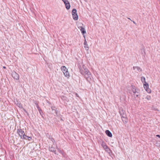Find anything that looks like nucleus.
I'll use <instances>...</instances> for the list:
<instances>
[{"label":"nucleus","mask_w":160,"mask_h":160,"mask_svg":"<svg viewBox=\"0 0 160 160\" xmlns=\"http://www.w3.org/2000/svg\"><path fill=\"white\" fill-rule=\"evenodd\" d=\"M49 149L51 151H54L55 148L53 147H52L51 148H50Z\"/></svg>","instance_id":"b1692460"},{"label":"nucleus","mask_w":160,"mask_h":160,"mask_svg":"<svg viewBox=\"0 0 160 160\" xmlns=\"http://www.w3.org/2000/svg\"><path fill=\"white\" fill-rule=\"evenodd\" d=\"M131 91L132 93H131V94L132 98H135L139 96V90L135 86H132Z\"/></svg>","instance_id":"f03ea898"},{"label":"nucleus","mask_w":160,"mask_h":160,"mask_svg":"<svg viewBox=\"0 0 160 160\" xmlns=\"http://www.w3.org/2000/svg\"><path fill=\"white\" fill-rule=\"evenodd\" d=\"M133 23H134V24H136L135 22L134 21H133Z\"/></svg>","instance_id":"473e14b6"},{"label":"nucleus","mask_w":160,"mask_h":160,"mask_svg":"<svg viewBox=\"0 0 160 160\" xmlns=\"http://www.w3.org/2000/svg\"><path fill=\"white\" fill-rule=\"evenodd\" d=\"M102 146L103 147V148L104 149L105 148H106V147L108 146L105 142H102L101 144Z\"/></svg>","instance_id":"ddd939ff"},{"label":"nucleus","mask_w":160,"mask_h":160,"mask_svg":"<svg viewBox=\"0 0 160 160\" xmlns=\"http://www.w3.org/2000/svg\"><path fill=\"white\" fill-rule=\"evenodd\" d=\"M156 136L157 137H159V138H160V135H156Z\"/></svg>","instance_id":"c756f323"},{"label":"nucleus","mask_w":160,"mask_h":160,"mask_svg":"<svg viewBox=\"0 0 160 160\" xmlns=\"http://www.w3.org/2000/svg\"><path fill=\"white\" fill-rule=\"evenodd\" d=\"M48 134H46V136H47V137H48Z\"/></svg>","instance_id":"f704fd0d"},{"label":"nucleus","mask_w":160,"mask_h":160,"mask_svg":"<svg viewBox=\"0 0 160 160\" xmlns=\"http://www.w3.org/2000/svg\"><path fill=\"white\" fill-rule=\"evenodd\" d=\"M145 90L148 93H150L151 92V89L149 88L146 89Z\"/></svg>","instance_id":"aec40b11"},{"label":"nucleus","mask_w":160,"mask_h":160,"mask_svg":"<svg viewBox=\"0 0 160 160\" xmlns=\"http://www.w3.org/2000/svg\"><path fill=\"white\" fill-rule=\"evenodd\" d=\"M65 4L66 8L68 10L70 9V5L69 1L68 0H62Z\"/></svg>","instance_id":"20e7f679"},{"label":"nucleus","mask_w":160,"mask_h":160,"mask_svg":"<svg viewBox=\"0 0 160 160\" xmlns=\"http://www.w3.org/2000/svg\"><path fill=\"white\" fill-rule=\"evenodd\" d=\"M144 88L146 89L148 88V83H145V84H144Z\"/></svg>","instance_id":"4468645a"},{"label":"nucleus","mask_w":160,"mask_h":160,"mask_svg":"<svg viewBox=\"0 0 160 160\" xmlns=\"http://www.w3.org/2000/svg\"><path fill=\"white\" fill-rule=\"evenodd\" d=\"M104 149L107 152H109V151H110V149L108 147V146L106 148H105Z\"/></svg>","instance_id":"6ab92c4d"},{"label":"nucleus","mask_w":160,"mask_h":160,"mask_svg":"<svg viewBox=\"0 0 160 160\" xmlns=\"http://www.w3.org/2000/svg\"><path fill=\"white\" fill-rule=\"evenodd\" d=\"M61 98L63 100H66V97L63 96H62Z\"/></svg>","instance_id":"4be33fe9"},{"label":"nucleus","mask_w":160,"mask_h":160,"mask_svg":"<svg viewBox=\"0 0 160 160\" xmlns=\"http://www.w3.org/2000/svg\"><path fill=\"white\" fill-rule=\"evenodd\" d=\"M76 95L77 96V93H76Z\"/></svg>","instance_id":"4c0bfd02"},{"label":"nucleus","mask_w":160,"mask_h":160,"mask_svg":"<svg viewBox=\"0 0 160 160\" xmlns=\"http://www.w3.org/2000/svg\"><path fill=\"white\" fill-rule=\"evenodd\" d=\"M27 138H28V139L29 140H30V139H31L32 138H31V137H28H28Z\"/></svg>","instance_id":"a878e982"},{"label":"nucleus","mask_w":160,"mask_h":160,"mask_svg":"<svg viewBox=\"0 0 160 160\" xmlns=\"http://www.w3.org/2000/svg\"><path fill=\"white\" fill-rule=\"evenodd\" d=\"M128 19H129L131 21H132V20L130 19V18H128Z\"/></svg>","instance_id":"72a5a7b5"},{"label":"nucleus","mask_w":160,"mask_h":160,"mask_svg":"<svg viewBox=\"0 0 160 160\" xmlns=\"http://www.w3.org/2000/svg\"><path fill=\"white\" fill-rule=\"evenodd\" d=\"M145 98L147 100H150V99L151 98V97L149 95H148L146 96Z\"/></svg>","instance_id":"412c9836"},{"label":"nucleus","mask_w":160,"mask_h":160,"mask_svg":"<svg viewBox=\"0 0 160 160\" xmlns=\"http://www.w3.org/2000/svg\"><path fill=\"white\" fill-rule=\"evenodd\" d=\"M63 74L65 76L67 77L68 78L69 76V73L68 71V69L67 70L63 71Z\"/></svg>","instance_id":"9d476101"},{"label":"nucleus","mask_w":160,"mask_h":160,"mask_svg":"<svg viewBox=\"0 0 160 160\" xmlns=\"http://www.w3.org/2000/svg\"><path fill=\"white\" fill-rule=\"evenodd\" d=\"M22 137V138L25 139H26L27 138L28 136L27 135H25L24 134V135H23Z\"/></svg>","instance_id":"5701e85b"},{"label":"nucleus","mask_w":160,"mask_h":160,"mask_svg":"<svg viewBox=\"0 0 160 160\" xmlns=\"http://www.w3.org/2000/svg\"><path fill=\"white\" fill-rule=\"evenodd\" d=\"M80 27L81 28L80 29L81 31V32L82 34L84 35V34L86 33L85 28L82 27Z\"/></svg>","instance_id":"f8f14e48"},{"label":"nucleus","mask_w":160,"mask_h":160,"mask_svg":"<svg viewBox=\"0 0 160 160\" xmlns=\"http://www.w3.org/2000/svg\"><path fill=\"white\" fill-rule=\"evenodd\" d=\"M51 108L52 109V110H54V109L53 108V107H51Z\"/></svg>","instance_id":"2f4dec72"},{"label":"nucleus","mask_w":160,"mask_h":160,"mask_svg":"<svg viewBox=\"0 0 160 160\" xmlns=\"http://www.w3.org/2000/svg\"><path fill=\"white\" fill-rule=\"evenodd\" d=\"M133 69L137 73L142 71V69L139 67L134 66L133 67Z\"/></svg>","instance_id":"0eeeda50"},{"label":"nucleus","mask_w":160,"mask_h":160,"mask_svg":"<svg viewBox=\"0 0 160 160\" xmlns=\"http://www.w3.org/2000/svg\"><path fill=\"white\" fill-rule=\"evenodd\" d=\"M17 105L18 107L20 108H22V104L20 103H18Z\"/></svg>","instance_id":"a211bd4d"},{"label":"nucleus","mask_w":160,"mask_h":160,"mask_svg":"<svg viewBox=\"0 0 160 160\" xmlns=\"http://www.w3.org/2000/svg\"><path fill=\"white\" fill-rule=\"evenodd\" d=\"M35 104H36V105H37V108H38V107H39V106H38V104L37 103H35Z\"/></svg>","instance_id":"bb28decb"},{"label":"nucleus","mask_w":160,"mask_h":160,"mask_svg":"<svg viewBox=\"0 0 160 160\" xmlns=\"http://www.w3.org/2000/svg\"><path fill=\"white\" fill-rule=\"evenodd\" d=\"M12 77L15 79H18L19 78V75L15 72H13L12 74Z\"/></svg>","instance_id":"39448f33"},{"label":"nucleus","mask_w":160,"mask_h":160,"mask_svg":"<svg viewBox=\"0 0 160 160\" xmlns=\"http://www.w3.org/2000/svg\"><path fill=\"white\" fill-rule=\"evenodd\" d=\"M83 37H84V38H85V36L84 35H83Z\"/></svg>","instance_id":"e433bc0d"},{"label":"nucleus","mask_w":160,"mask_h":160,"mask_svg":"<svg viewBox=\"0 0 160 160\" xmlns=\"http://www.w3.org/2000/svg\"><path fill=\"white\" fill-rule=\"evenodd\" d=\"M72 14L73 19L77 20L78 19V16L77 13V10L76 9H73L72 10Z\"/></svg>","instance_id":"7ed1b4c3"},{"label":"nucleus","mask_w":160,"mask_h":160,"mask_svg":"<svg viewBox=\"0 0 160 160\" xmlns=\"http://www.w3.org/2000/svg\"><path fill=\"white\" fill-rule=\"evenodd\" d=\"M156 146H159L160 145H158V143H156Z\"/></svg>","instance_id":"cd10ccee"},{"label":"nucleus","mask_w":160,"mask_h":160,"mask_svg":"<svg viewBox=\"0 0 160 160\" xmlns=\"http://www.w3.org/2000/svg\"><path fill=\"white\" fill-rule=\"evenodd\" d=\"M80 73L84 75L86 80L90 82L92 80V77L91 72L86 68L84 65H80L78 66Z\"/></svg>","instance_id":"f257e3e1"},{"label":"nucleus","mask_w":160,"mask_h":160,"mask_svg":"<svg viewBox=\"0 0 160 160\" xmlns=\"http://www.w3.org/2000/svg\"><path fill=\"white\" fill-rule=\"evenodd\" d=\"M67 69L64 66H62L61 67V69L62 71L63 72L66 70H67Z\"/></svg>","instance_id":"2eb2a0df"},{"label":"nucleus","mask_w":160,"mask_h":160,"mask_svg":"<svg viewBox=\"0 0 160 160\" xmlns=\"http://www.w3.org/2000/svg\"><path fill=\"white\" fill-rule=\"evenodd\" d=\"M3 68H5V67H3Z\"/></svg>","instance_id":"c9c22d12"},{"label":"nucleus","mask_w":160,"mask_h":160,"mask_svg":"<svg viewBox=\"0 0 160 160\" xmlns=\"http://www.w3.org/2000/svg\"><path fill=\"white\" fill-rule=\"evenodd\" d=\"M39 111V113H40V114L41 115H42V110H39V111Z\"/></svg>","instance_id":"393cba45"},{"label":"nucleus","mask_w":160,"mask_h":160,"mask_svg":"<svg viewBox=\"0 0 160 160\" xmlns=\"http://www.w3.org/2000/svg\"><path fill=\"white\" fill-rule=\"evenodd\" d=\"M141 79L142 82H144L145 83H146L145 82V78L144 77H142L141 78Z\"/></svg>","instance_id":"f3484780"},{"label":"nucleus","mask_w":160,"mask_h":160,"mask_svg":"<svg viewBox=\"0 0 160 160\" xmlns=\"http://www.w3.org/2000/svg\"><path fill=\"white\" fill-rule=\"evenodd\" d=\"M106 134L109 137H112V134L111 132L108 130H106L105 131Z\"/></svg>","instance_id":"9b49d317"},{"label":"nucleus","mask_w":160,"mask_h":160,"mask_svg":"<svg viewBox=\"0 0 160 160\" xmlns=\"http://www.w3.org/2000/svg\"><path fill=\"white\" fill-rule=\"evenodd\" d=\"M49 138L51 140V141H52V142H53V143H54V142H55V141L54 140V139L52 138V137L51 136H49Z\"/></svg>","instance_id":"dca6fc26"},{"label":"nucleus","mask_w":160,"mask_h":160,"mask_svg":"<svg viewBox=\"0 0 160 160\" xmlns=\"http://www.w3.org/2000/svg\"><path fill=\"white\" fill-rule=\"evenodd\" d=\"M17 132L18 133L21 138H22V136L25 134L24 132L21 129H18Z\"/></svg>","instance_id":"423d86ee"},{"label":"nucleus","mask_w":160,"mask_h":160,"mask_svg":"<svg viewBox=\"0 0 160 160\" xmlns=\"http://www.w3.org/2000/svg\"><path fill=\"white\" fill-rule=\"evenodd\" d=\"M143 52H144V54H143V55H144L145 54V50H143Z\"/></svg>","instance_id":"c85d7f7f"},{"label":"nucleus","mask_w":160,"mask_h":160,"mask_svg":"<svg viewBox=\"0 0 160 160\" xmlns=\"http://www.w3.org/2000/svg\"><path fill=\"white\" fill-rule=\"evenodd\" d=\"M122 121L124 123H126L127 122V119L126 117V115L123 113V114H120Z\"/></svg>","instance_id":"6e6552de"},{"label":"nucleus","mask_w":160,"mask_h":160,"mask_svg":"<svg viewBox=\"0 0 160 160\" xmlns=\"http://www.w3.org/2000/svg\"><path fill=\"white\" fill-rule=\"evenodd\" d=\"M84 48H85V49L87 50H88L89 49V47L85 39L84 42Z\"/></svg>","instance_id":"1a4fd4ad"},{"label":"nucleus","mask_w":160,"mask_h":160,"mask_svg":"<svg viewBox=\"0 0 160 160\" xmlns=\"http://www.w3.org/2000/svg\"><path fill=\"white\" fill-rule=\"evenodd\" d=\"M38 111H39V110H41V109L40 108H39V107H38Z\"/></svg>","instance_id":"7c9ffc66"}]
</instances>
